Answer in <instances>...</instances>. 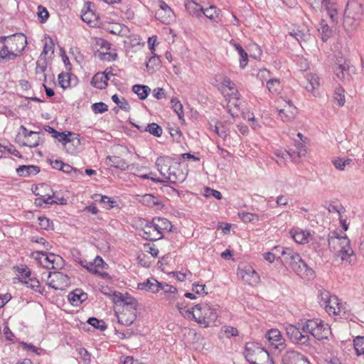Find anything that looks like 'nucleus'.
Instances as JSON below:
<instances>
[{"mask_svg":"<svg viewBox=\"0 0 364 364\" xmlns=\"http://www.w3.org/2000/svg\"><path fill=\"white\" fill-rule=\"evenodd\" d=\"M39 226L41 229L48 230L53 229V222L45 216L38 217Z\"/></svg>","mask_w":364,"mask_h":364,"instance_id":"nucleus-58","label":"nucleus"},{"mask_svg":"<svg viewBox=\"0 0 364 364\" xmlns=\"http://www.w3.org/2000/svg\"><path fill=\"white\" fill-rule=\"evenodd\" d=\"M95 200V201H100V203H103L105 205V208L107 209L113 208V203H115V201L110 197L102 195H97Z\"/></svg>","mask_w":364,"mask_h":364,"instance_id":"nucleus-54","label":"nucleus"},{"mask_svg":"<svg viewBox=\"0 0 364 364\" xmlns=\"http://www.w3.org/2000/svg\"><path fill=\"white\" fill-rule=\"evenodd\" d=\"M118 81V77L112 73H97L93 76L91 84L94 87L102 90L109 86V82L117 83Z\"/></svg>","mask_w":364,"mask_h":364,"instance_id":"nucleus-15","label":"nucleus"},{"mask_svg":"<svg viewBox=\"0 0 364 364\" xmlns=\"http://www.w3.org/2000/svg\"><path fill=\"white\" fill-rule=\"evenodd\" d=\"M161 283L154 278L147 279L145 282L138 284V289L157 293L161 290Z\"/></svg>","mask_w":364,"mask_h":364,"instance_id":"nucleus-23","label":"nucleus"},{"mask_svg":"<svg viewBox=\"0 0 364 364\" xmlns=\"http://www.w3.org/2000/svg\"><path fill=\"white\" fill-rule=\"evenodd\" d=\"M314 10L317 11L323 6L331 21L336 23L338 18L336 0H304Z\"/></svg>","mask_w":364,"mask_h":364,"instance_id":"nucleus-9","label":"nucleus"},{"mask_svg":"<svg viewBox=\"0 0 364 364\" xmlns=\"http://www.w3.org/2000/svg\"><path fill=\"white\" fill-rule=\"evenodd\" d=\"M290 35L294 36L300 43L301 41H307L310 38V34L306 32H304L303 31L293 30L292 32H290Z\"/></svg>","mask_w":364,"mask_h":364,"instance_id":"nucleus-52","label":"nucleus"},{"mask_svg":"<svg viewBox=\"0 0 364 364\" xmlns=\"http://www.w3.org/2000/svg\"><path fill=\"white\" fill-rule=\"evenodd\" d=\"M328 304V306H326L325 309L329 314L344 315L346 314L345 308L340 303L337 296H332Z\"/></svg>","mask_w":364,"mask_h":364,"instance_id":"nucleus-21","label":"nucleus"},{"mask_svg":"<svg viewBox=\"0 0 364 364\" xmlns=\"http://www.w3.org/2000/svg\"><path fill=\"white\" fill-rule=\"evenodd\" d=\"M87 299L86 293L80 289H75L68 294V299L73 306H77Z\"/></svg>","mask_w":364,"mask_h":364,"instance_id":"nucleus-30","label":"nucleus"},{"mask_svg":"<svg viewBox=\"0 0 364 364\" xmlns=\"http://www.w3.org/2000/svg\"><path fill=\"white\" fill-rule=\"evenodd\" d=\"M333 72L336 77L343 82L350 80L349 65L345 58L337 59L334 65Z\"/></svg>","mask_w":364,"mask_h":364,"instance_id":"nucleus-16","label":"nucleus"},{"mask_svg":"<svg viewBox=\"0 0 364 364\" xmlns=\"http://www.w3.org/2000/svg\"><path fill=\"white\" fill-rule=\"evenodd\" d=\"M122 294L117 291H109V298L117 305L122 304Z\"/></svg>","mask_w":364,"mask_h":364,"instance_id":"nucleus-64","label":"nucleus"},{"mask_svg":"<svg viewBox=\"0 0 364 364\" xmlns=\"http://www.w3.org/2000/svg\"><path fill=\"white\" fill-rule=\"evenodd\" d=\"M37 14H38V19L41 23H45L49 17V14H48V10L44 6H43L41 5H39L38 6Z\"/></svg>","mask_w":364,"mask_h":364,"instance_id":"nucleus-61","label":"nucleus"},{"mask_svg":"<svg viewBox=\"0 0 364 364\" xmlns=\"http://www.w3.org/2000/svg\"><path fill=\"white\" fill-rule=\"evenodd\" d=\"M360 18L353 17L348 14H344L343 17V27L346 31L351 34L358 28Z\"/></svg>","mask_w":364,"mask_h":364,"instance_id":"nucleus-24","label":"nucleus"},{"mask_svg":"<svg viewBox=\"0 0 364 364\" xmlns=\"http://www.w3.org/2000/svg\"><path fill=\"white\" fill-rule=\"evenodd\" d=\"M210 129L218 136L225 139L228 135V129L221 122H217L215 125H210Z\"/></svg>","mask_w":364,"mask_h":364,"instance_id":"nucleus-35","label":"nucleus"},{"mask_svg":"<svg viewBox=\"0 0 364 364\" xmlns=\"http://www.w3.org/2000/svg\"><path fill=\"white\" fill-rule=\"evenodd\" d=\"M21 282L24 283L27 285L28 287H30L31 289L41 293L40 282L36 278H30V277L25 280H21Z\"/></svg>","mask_w":364,"mask_h":364,"instance_id":"nucleus-49","label":"nucleus"},{"mask_svg":"<svg viewBox=\"0 0 364 364\" xmlns=\"http://www.w3.org/2000/svg\"><path fill=\"white\" fill-rule=\"evenodd\" d=\"M171 105H172V107H173L174 112L177 114L178 118L180 119H183V105L181 103V102L176 98H173L171 100Z\"/></svg>","mask_w":364,"mask_h":364,"instance_id":"nucleus-53","label":"nucleus"},{"mask_svg":"<svg viewBox=\"0 0 364 364\" xmlns=\"http://www.w3.org/2000/svg\"><path fill=\"white\" fill-rule=\"evenodd\" d=\"M332 296L330 292L326 290H320L318 295V302L321 306H328V303Z\"/></svg>","mask_w":364,"mask_h":364,"instance_id":"nucleus-56","label":"nucleus"},{"mask_svg":"<svg viewBox=\"0 0 364 364\" xmlns=\"http://www.w3.org/2000/svg\"><path fill=\"white\" fill-rule=\"evenodd\" d=\"M50 193V205H53V204H58V205H64V204H66V199L64 198L63 197H58V196H55V193L50 189V191H48Z\"/></svg>","mask_w":364,"mask_h":364,"instance_id":"nucleus-62","label":"nucleus"},{"mask_svg":"<svg viewBox=\"0 0 364 364\" xmlns=\"http://www.w3.org/2000/svg\"><path fill=\"white\" fill-rule=\"evenodd\" d=\"M122 304L127 306V308H129V311H134L137 307V301L130 296L129 294L122 295Z\"/></svg>","mask_w":364,"mask_h":364,"instance_id":"nucleus-40","label":"nucleus"},{"mask_svg":"<svg viewBox=\"0 0 364 364\" xmlns=\"http://www.w3.org/2000/svg\"><path fill=\"white\" fill-rule=\"evenodd\" d=\"M217 8L214 6H210L207 9H203V11H202V14L205 16L207 18L215 20V17L218 16L217 14Z\"/></svg>","mask_w":364,"mask_h":364,"instance_id":"nucleus-63","label":"nucleus"},{"mask_svg":"<svg viewBox=\"0 0 364 364\" xmlns=\"http://www.w3.org/2000/svg\"><path fill=\"white\" fill-rule=\"evenodd\" d=\"M41 135H43L41 132H36L33 136L28 137L26 141L23 143V145L31 148L38 146L41 142Z\"/></svg>","mask_w":364,"mask_h":364,"instance_id":"nucleus-45","label":"nucleus"},{"mask_svg":"<svg viewBox=\"0 0 364 364\" xmlns=\"http://www.w3.org/2000/svg\"><path fill=\"white\" fill-rule=\"evenodd\" d=\"M308 335L311 334L317 340L327 338L331 334V328L328 325L320 319L306 320V327Z\"/></svg>","mask_w":364,"mask_h":364,"instance_id":"nucleus-6","label":"nucleus"},{"mask_svg":"<svg viewBox=\"0 0 364 364\" xmlns=\"http://www.w3.org/2000/svg\"><path fill=\"white\" fill-rule=\"evenodd\" d=\"M72 135V132H58L56 135H53L55 139H58L59 141L62 142L64 145H66L68 143L70 142V139L69 136Z\"/></svg>","mask_w":364,"mask_h":364,"instance_id":"nucleus-60","label":"nucleus"},{"mask_svg":"<svg viewBox=\"0 0 364 364\" xmlns=\"http://www.w3.org/2000/svg\"><path fill=\"white\" fill-rule=\"evenodd\" d=\"M0 43L7 44L14 53H18V57L21 55L27 45L26 37L23 33H15L10 36H0Z\"/></svg>","mask_w":364,"mask_h":364,"instance_id":"nucleus-11","label":"nucleus"},{"mask_svg":"<svg viewBox=\"0 0 364 364\" xmlns=\"http://www.w3.org/2000/svg\"><path fill=\"white\" fill-rule=\"evenodd\" d=\"M87 323L96 329L105 331L107 328V325L103 320H99L95 317L90 318Z\"/></svg>","mask_w":364,"mask_h":364,"instance_id":"nucleus-55","label":"nucleus"},{"mask_svg":"<svg viewBox=\"0 0 364 364\" xmlns=\"http://www.w3.org/2000/svg\"><path fill=\"white\" fill-rule=\"evenodd\" d=\"M308 360L304 355L295 350H287L282 356V364H304Z\"/></svg>","mask_w":364,"mask_h":364,"instance_id":"nucleus-19","label":"nucleus"},{"mask_svg":"<svg viewBox=\"0 0 364 364\" xmlns=\"http://www.w3.org/2000/svg\"><path fill=\"white\" fill-rule=\"evenodd\" d=\"M136 318V314L134 311H132L130 313V315L129 317L126 316V314L123 313L120 316L117 317L118 322L124 325V326H129L134 321Z\"/></svg>","mask_w":364,"mask_h":364,"instance_id":"nucleus-47","label":"nucleus"},{"mask_svg":"<svg viewBox=\"0 0 364 364\" xmlns=\"http://www.w3.org/2000/svg\"><path fill=\"white\" fill-rule=\"evenodd\" d=\"M161 290L164 291V298L168 300L170 303L176 299L178 290L173 286L161 283Z\"/></svg>","mask_w":364,"mask_h":364,"instance_id":"nucleus-33","label":"nucleus"},{"mask_svg":"<svg viewBox=\"0 0 364 364\" xmlns=\"http://www.w3.org/2000/svg\"><path fill=\"white\" fill-rule=\"evenodd\" d=\"M265 343L269 345L272 349L279 351L285 348V339L283 338L281 332L277 328L269 330L264 335Z\"/></svg>","mask_w":364,"mask_h":364,"instance_id":"nucleus-13","label":"nucleus"},{"mask_svg":"<svg viewBox=\"0 0 364 364\" xmlns=\"http://www.w3.org/2000/svg\"><path fill=\"white\" fill-rule=\"evenodd\" d=\"M307 80L309 81V84L310 87L306 86V89L307 90H314L319 89L320 86V78L316 75H311L308 77Z\"/></svg>","mask_w":364,"mask_h":364,"instance_id":"nucleus-51","label":"nucleus"},{"mask_svg":"<svg viewBox=\"0 0 364 364\" xmlns=\"http://www.w3.org/2000/svg\"><path fill=\"white\" fill-rule=\"evenodd\" d=\"M136 127H137L138 129H139L141 132L145 131L149 132L151 134L154 135V136H161L162 134V128L158 125L156 123H151L148 124L146 127L143 128L142 127H139L137 125H135Z\"/></svg>","mask_w":364,"mask_h":364,"instance_id":"nucleus-34","label":"nucleus"},{"mask_svg":"<svg viewBox=\"0 0 364 364\" xmlns=\"http://www.w3.org/2000/svg\"><path fill=\"white\" fill-rule=\"evenodd\" d=\"M291 234L294 240L299 244H304L309 242V236L310 234L301 230H295L291 231Z\"/></svg>","mask_w":364,"mask_h":364,"instance_id":"nucleus-37","label":"nucleus"},{"mask_svg":"<svg viewBox=\"0 0 364 364\" xmlns=\"http://www.w3.org/2000/svg\"><path fill=\"white\" fill-rule=\"evenodd\" d=\"M143 232L144 237L151 241L158 240L163 237L162 232L159 230L153 220L146 223L143 228Z\"/></svg>","mask_w":364,"mask_h":364,"instance_id":"nucleus-18","label":"nucleus"},{"mask_svg":"<svg viewBox=\"0 0 364 364\" xmlns=\"http://www.w3.org/2000/svg\"><path fill=\"white\" fill-rule=\"evenodd\" d=\"M43 190H48L50 191V186L45 183L38 184L36 186L35 189L33 190V192L35 193L38 198L35 199V205L38 207H42L43 204L50 205V193H48L46 194H41L40 191Z\"/></svg>","mask_w":364,"mask_h":364,"instance_id":"nucleus-17","label":"nucleus"},{"mask_svg":"<svg viewBox=\"0 0 364 364\" xmlns=\"http://www.w3.org/2000/svg\"><path fill=\"white\" fill-rule=\"evenodd\" d=\"M47 277V284L56 290H63L66 287L69 283V277L60 272H48L44 273Z\"/></svg>","mask_w":364,"mask_h":364,"instance_id":"nucleus-12","label":"nucleus"},{"mask_svg":"<svg viewBox=\"0 0 364 364\" xmlns=\"http://www.w3.org/2000/svg\"><path fill=\"white\" fill-rule=\"evenodd\" d=\"M282 262L292 269L299 276L301 277H312L314 275V270L301 259V256L293 249L282 250Z\"/></svg>","mask_w":364,"mask_h":364,"instance_id":"nucleus-2","label":"nucleus"},{"mask_svg":"<svg viewBox=\"0 0 364 364\" xmlns=\"http://www.w3.org/2000/svg\"><path fill=\"white\" fill-rule=\"evenodd\" d=\"M161 63L159 57L156 55H154L149 58V60L146 63V68L149 71L154 72Z\"/></svg>","mask_w":364,"mask_h":364,"instance_id":"nucleus-46","label":"nucleus"},{"mask_svg":"<svg viewBox=\"0 0 364 364\" xmlns=\"http://www.w3.org/2000/svg\"><path fill=\"white\" fill-rule=\"evenodd\" d=\"M76 78L68 73H60L58 75V84L63 89L70 87L72 83H75Z\"/></svg>","mask_w":364,"mask_h":364,"instance_id":"nucleus-32","label":"nucleus"},{"mask_svg":"<svg viewBox=\"0 0 364 364\" xmlns=\"http://www.w3.org/2000/svg\"><path fill=\"white\" fill-rule=\"evenodd\" d=\"M344 14H348L353 17L361 18L363 14V9L361 4L358 2L348 4Z\"/></svg>","mask_w":364,"mask_h":364,"instance_id":"nucleus-29","label":"nucleus"},{"mask_svg":"<svg viewBox=\"0 0 364 364\" xmlns=\"http://www.w3.org/2000/svg\"><path fill=\"white\" fill-rule=\"evenodd\" d=\"M112 100L117 105V107H114L112 109L115 113L119 112V109L127 112L130 111L131 106L129 102L122 95L114 94L112 96Z\"/></svg>","mask_w":364,"mask_h":364,"instance_id":"nucleus-25","label":"nucleus"},{"mask_svg":"<svg viewBox=\"0 0 364 364\" xmlns=\"http://www.w3.org/2000/svg\"><path fill=\"white\" fill-rule=\"evenodd\" d=\"M233 45L240 56V66L244 68L248 63V55L240 44L233 43Z\"/></svg>","mask_w":364,"mask_h":364,"instance_id":"nucleus-42","label":"nucleus"},{"mask_svg":"<svg viewBox=\"0 0 364 364\" xmlns=\"http://www.w3.org/2000/svg\"><path fill=\"white\" fill-rule=\"evenodd\" d=\"M142 203L147 206H155L159 204V200L151 194H146L142 197Z\"/></svg>","mask_w":364,"mask_h":364,"instance_id":"nucleus-57","label":"nucleus"},{"mask_svg":"<svg viewBox=\"0 0 364 364\" xmlns=\"http://www.w3.org/2000/svg\"><path fill=\"white\" fill-rule=\"evenodd\" d=\"M328 245L331 250H336V245L341 249L337 251V256L340 257L342 261L347 262L349 264H353L356 260L353 250L350 245L349 239L345 237H331L328 238Z\"/></svg>","mask_w":364,"mask_h":364,"instance_id":"nucleus-4","label":"nucleus"},{"mask_svg":"<svg viewBox=\"0 0 364 364\" xmlns=\"http://www.w3.org/2000/svg\"><path fill=\"white\" fill-rule=\"evenodd\" d=\"M186 10L193 16H199L202 14L203 8L193 0H188L186 4Z\"/></svg>","mask_w":364,"mask_h":364,"instance_id":"nucleus-36","label":"nucleus"},{"mask_svg":"<svg viewBox=\"0 0 364 364\" xmlns=\"http://www.w3.org/2000/svg\"><path fill=\"white\" fill-rule=\"evenodd\" d=\"M91 109L95 114H102L108 110V106L102 102H95L92 105Z\"/></svg>","mask_w":364,"mask_h":364,"instance_id":"nucleus-59","label":"nucleus"},{"mask_svg":"<svg viewBox=\"0 0 364 364\" xmlns=\"http://www.w3.org/2000/svg\"><path fill=\"white\" fill-rule=\"evenodd\" d=\"M218 316V309L215 306L207 303L195 305L194 319L203 327H208L210 323L217 320Z\"/></svg>","mask_w":364,"mask_h":364,"instance_id":"nucleus-5","label":"nucleus"},{"mask_svg":"<svg viewBox=\"0 0 364 364\" xmlns=\"http://www.w3.org/2000/svg\"><path fill=\"white\" fill-rule=\"evenodd\" d=\"M306 321H301L296 325H288L286 332L290 340L301 345L306 344L309 341L307 329L305 328Z\"/></svg>","mask_w":364,"mask_h":364,"instance_id":"nucleus-8","label":"nucleus"},{"mask_svg":"<svg viewBox=\"0 0 364 364\" xmlns=\"http://www.w3.org/2000/svg\"><path fill=\"white\" fill-rule=\"evenodd\" d=\"M354 348L358 355H364V336H358L353 341Z\"/></svg>","mask_w":364,"mask_h":364,"instance_id":"nucleus-48","label":"nucleus"},{"mask_svg":"<svg viewBox=\"0 0 364 364\" xmlns=\"http://www.w3.org/2000/svg\"><path fill=\"white\" fill-rule=\"evenodd\" d=\"M107 160L108 161V164L110 166H113L116 168L124 171L129 168V165L127 161L119 156H107Z\"/></svg>","mask_w":364,"mask_h":364,"instance_id":"nucleus-31","label":"nucleus"},{"mask_svg":"<svg viewBox=\"0 0 364 364\" xmlns=\"http://www.w3.org/2000/svg\"><path fill=\"white\" fill-rule=\"evenodd\" d=\"M1 43L2 46L0 48V63H5L18 57V53H14L13 50H10L7 44L5 43Z\"/></svg>","mask_w":364,"mask_h":364,"instance_id":"nucleus-27","label":"nucleus"},{"mask_svg":"<svg viewBox=\"0 0 364 364\" xmlns=\"http://www.w3.org/2000/svg\"><path fill=\"white\" fill-rule=\"evenodd\" d=\"M224 98L228 112L232 117L237 116L240 112L244 114L245 102L240 97V92H227Z\"/></svg>","mask_w":364,"mask_h":364,"instance_id":"nucleus-10","label":"nucleus"},{"mask_svg":"<svg viewBox=\"0 0 364 364\" xmlns=\"http://www.w3.org/2000/svg\"><path fill=\"white\" fill-rule=\"evenodd\" d=\"M288 105L279 110L280 119L285 123L293 122L297 114L296 107L290 102H287Z\"/></svg>","mask_w":364,"mask_h":364,"instance_id":"nucleus-20","label":"nucleus"},{"mask_svg":"<svg viewBox=\"0 0 364 364\" xmlns=\"http://www.w3.org/2000/svg\"><path fill=\"white\" fill-rule=\"evenodd\" d=\"M156 166L158 171L164 177V181L171 183H181L186 180L185 173L179 164L169 156H160L156 159Z\"/></svg>","mask_w":364,"mask_h":364,"instance_id":"nucleus-1","label":"nucleus"},{"mask_svg":"<svg viewBox=\"0 0 364 364\" xmlns=\"http://www.w3.org/2000/svg\"><path fill=\"white\" fill-rule=\"evenodd\" d=\"M39 172L40 167L35 165H21L16 168V173L21 177L36 176Z\"/></svg>","mask_w":364,"mask_h":364,"instance_id":"nucleus-26","label":"nucleus"},{"mask_svg":"<svg viewBox=\"0 0 364 364\" xmlns=\"http://www.w3.org/2000/svg\"><path fill=\"white\" fill-rule=\"evenodd\" d=\"M155 224L156 226L158 228L159 230L161 232L162 230H169L171 229V223L169 220H168L166 218H155L152 220Z\"/></svg>","mask_w":364,"mask_h":364,"instance_id":"nucleus-44","label":"nucleus"},{"mask_svg":"<svg viewBox=\"0 0 364 364\" xmlns=\"http://www.w3.org/2000/svg\"><path fill=\"white\" fill-rule=\"evenodd\" d=\"M277 156H281L283 159H287V156L296 160V156L299 159L306 154V149L304 148L302 143L299 142L296 150L294 151H278L276 152Z\"/></svg>","mask_w":364,"mask_h":364,"instance_id":"nucleus-22","label":"nucleus"},{"mask_svg":"<svg viewBox=\"0 0 364 364\" xmlns=\"http://www.w3.org/2000/svg\"><path fill=\"white\" fill-rule=\"evenodd\" d=\"M109 265L104 262L100 256H97L92 262H86L85 268L90 272L98 275L102 279H110L109 274L105 272Z\"/></svg>","mask_w":364,"mask_h":364,"instance_id":"nucleus-14","label":"nucleus"},{"mask_svg":"<svg viewBox=\"0 0 364 364\" xmlns=\"http://www.w3.org/2000/svg\"><path fill=\"white\" fill-rule=\"evenodd\" d=\"M176 308L183 317L188 318H194L195 306L191 309H187L186 306H183V304L177 303Z\"/></svg>","mask_w":364,"mask_h":364,"instance_id":"nucleus-43","label":"nucleus"},{"mask_svg":"<svg viewBox=\"0 0 364 364\" xmlns=\"http://www.w3.org/2000/svg\"><path fill=\"white\" fill-rule=\"evenodd\" d=\"M318 31L321 36L322 41L324 42L326 41L332 34V30L323 19L321 21L320 27L318 28Z\"/></svg>","mask_w":364,"mask_h":364,"instance_id":"nucleus-39","label":"nucleus"},{"mask_svg":"<svg viewBox=\"0 0 364 364\" xmlns=\"http://www.w3.org/2000/svg\"><path fill=\"white\" fill-rule=\"evenodd\" d=\"M238 216L244 223H255L259 220V218L257 214L249 212H239Z\"/></svg>","mask_w":364,"mask_h":364,"instance_id":"nucleus-41","label":"nucleus"},{"mask_svg":"<svg viewBox=\"0 0 364 364\" xmlns=\"http://www.w3.org/2000/svg\"><path fill=\"white\" fill-rule=\"evenodd\" d=\"M244 355L250 364L272 363L268 351L258 343H247L245 346Z\"/></svg>","mask_w":364,"mask_h":364,"instance_id":"nucleus-3","label":"nucleus"},{"mask_svg":"<svg viewBox=\"0 0 364 364\" xmlns=\"http://www.w3.org/2000/svg\"><path fill=\"white\" fill-rule=\"evenodd\" d=\"M332 164L335 166V168L339 171H344L346 167L350 165L351 164H354L353 159L347 158H340L336 157L332 159Z\"/></svg>","mask_w":364,"mask_h":364,"instance_id":"nucleus-38","label":"nucleus"},{"mask_svg":"<svg viewBox=\"0 0 364 364\" xmlns=\"http://www.w3.org/2000/svg\"><path fill=\"white\" fill-rule=\"evenodd\" d=\"M33 256L38 260L41 265L47 269H61L63 265V259L53 253L37 251L33 253Z\"/></svg>","mask_w":364,"mask_h":364,"instance_id":"nucleus-7","label":"nucleus"},{"mask_svg":"<svg viewBox=\"0 0 364 364\" xmlns=\"http://www.w3.org/2000/svg\"><path fill=\"white\" fill-rule=\"evenodd\" d=\"M87 4L89 5L87 9L85 12H82L81 18L83 21L87 22L89 24H91L96 19V16L94 14V12L90 9V6L91 4L88 2Z\"/></svg>","mask_w":364,"mask_h":364,"instance_id":"nucleus-50","label":"nucleus"},{"mask_svg":"<svg viewBox=\"0 0 364 364\" xmlns=\"http://www.w3.org/2000/svg\"><path fill=\"white\" fill-rule=\"evenodd\" d=\"M241 276L245 282L252 286L255 285L259 281V276L258 273L252 267H249L246 270L242 271L241 272Z\"/></svg>","mask_w":364,"mask_h":364,"instance_id":"nucleus-28","label":"nucleus"}]
</instances>
